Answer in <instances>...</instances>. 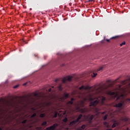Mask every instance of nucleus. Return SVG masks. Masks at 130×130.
Here are the masks:
<instances>
[{
    "mask_svg": "<svg viewBox=\"0 0 130 130\" xmlns=\"http://www.w3.org/2000/svg\"><path fill=\"white\" fill-rule=\"evenodd\" d=\"M30 97H32V95H30Z\"/></svg>",
    "mask_w": 130,
    "mask_h": 130,
    "instance_id": "obj_46",
    "label": "nucleus"
},
{
    "mask_svg": "<svg viewBox=\"0 0 130 130\" xmlns=\"http://www.w3.org/2000/svg\"><path fill=\"white\" fill-rule=\"evenodd\" d=\"M118 38V36H115V37H113L111 38L110 39H116V38Z\"/></svg>",
    "mask_w": 130,
    "mask_h": 130,
    "instance_id": "obj_24",
    "label": "nucleus"
},
{
    "mask_svg": "<svg viewBox=\"0 0 130 130\" xmlns=\"http://www.w3.org/2000/svg\"><path fill=\"white\" fill-rule=\"evenodd\" d=\"M122 120H123V121H127V118H124L122 119Z\"/></svg>",
    "mask_w": 130,
    "mask_h": 130,
    "instance_id": "obj_25",
    "label": "nucleus"
},
{
    "mask_svg": "<svg viewBox=\"0 0 130 130\" xmlns=\"http://www.w3.org/2000/svg\"><path fill=\"white\" fill-rule=\"evenodd\" d=\"M110 86H112V84H110Z\"/></svg>",
    "mask_w": 130,
    "mask_h": 130,
    "instance_id": "obj_45",
    "label": "nucleus"
},
{
    "mask_svg": "<svg viewBox=\"0 0 130 130\" xmlns=\"http://www.w3.org/2000/svg\"><path fill=\"white\" fill-rule=\"evenodd\" d=\"M93 0H89V2H92Z\"/></svg>",
    "mask_w": 130,
    "mask_h": 130,
    "instance_id": "obj_39",
    "label": "nucleus"
},
{
    "mask_svg": "<svg viewBox=\"0 0 130 130\" xmlns=\"http://www.w3.org/2000/svg\"><path fill=\"white\" fill-rule=\"evenodd\" d=\"M122 45H125V41H124L123 43L120 44V46H122Z\"/></svg>",
    "mask_w": 130,
    "mask_h": 130,
    "instance_id": "obj_22",
    "label": "nucleus"
},
{
    "mask_svg": "<svg viewBox=\"0 0 130 130\" xmlns=\"http://www.w3.org/2000/svg\"><path fill=\"white\" fill-rule=\"evenodd\" d=\"M52 88H54V87L52 86Z\"/></svg>",
    "mask_w": 130,
    "mask_h": 130,
    "instance_id": "obj_47",
    "label": "nucleus"
},
{
    "mask_svg": "<svg viewBox=\"0 0 130 130\" xmlns=\"http://www.w3.org/2000/svg\"><path fill=\"white\" fill-rule=\"evenodd\" d=\"M45 105L46 107H49L50 106V102H46L45 103Z\"/></svg>",
    "mask_w": 130,
    "mask_h": 130,
    "instance_id": "obj_14",
    "label": "nucleus"
},
{
    "mask_svg": "<svg viewBox=\"0 0 130 130\" xmlns=\"http://www.w3.org/2000/svg\"><path fill=\"white\" fill-rule=\"evenodd\" d=\"M106 41H107V42H110V40H109V39H106Z\"/></svg>",
    "mask_w": 130,
    "mask_h": 130,
    "instance_id": "obj_34",
    "label": "nucleus"
},
{
    "mask_svg": "<svg viewBox=\"0 0 130 130\" xmlns=\"http://www.w3.org/2000/svg\"><path fill=\"white\" fill-rule=\"evenodd\" d=\"M27 122V120H24L22 121V124H24V123H26Z\"/></svg>",
    "mask_w": 130,
    "mask_h": 130,
    "instance_id": "obj_26",
    "label": "nucleus"
},
{
    "mask_svg": "<svg viewBox=\"0 0 130 130\" xmlns=\"http://www.w3.org/2000/svg\"><path fill=\"white\" fill-rule=\"evenodd\" d=\"M86 128V125L83 124L82 126L77 128V130H84Z\"/></svg>",
    "mask_w": 130,
    "mask_h": 130,
    "instance_id": "obj_8",
    "label": "nucleus"
},
{
    "mask_svg": "<svg viewBox=\"0 0 130 130\" xmlns=\"http://www.w3.org/2000/svg\"><path fill=\"white\" fill-rule=\"evenodd\" d=\"M105 113V112H103V114H104Z\"/></svg>",
    "mask_w": 130,
    "mask_h": 130,
    "instance_id": "obj_43",
    "label": "nucleus"
},
{
    "mask_svg": "<svg viewBox=\"0 0 130 130\" xmlns=\"http://www.w3.org/2000/svg\"><path fill=\"white\" fill-rule=\"evenodd\" d=\"M109 130H112L111 129H110Z\"/></svg>",
    "mask_w": 130,
    "mask_h": 130,
    "instance_id": "obj_49",
    "label": "nucleus"
},
{
    "mask_svg": "<svg viewBox=\"0 0 130 130\" xmlns=\"http://www.w3.org/2000/svg\"><path fill=\"white\" fill-rule=\"evenodd\" d=\"M72 79H73V77L69 76L67 77H64L62 79V82L63 83V84L67 83V81H69V82H71L72 81Z\"/></svg>",
    "mask_w": 130,
    "mask_h": 130,
    "instance_id": "obj_4",
    "label": "nucleus"
},
{
    "mask_svg": "<svg viewBox=\"0 0 130 130\" xmlns=\"http://www.w3.org/2000/svg\"><path fill=\"white\" fill-rule=\"evenodd\" d=\"M36 116V113H35L31 115V117H35Z\"/></svg>",
    "mask_w": 130,
    "mask_h": 130,
    "instance_id": "obj_28",
    "label": "nucleus"
},
{
    "mask_svg": "<svg viewBox=\"0 0 130 130\" xmlns=\"http://www.w3.org/2000/svg\"><path fill=\"white\" fill-rule=\"evenodd\" d=\"M121 97H123V94H121Z\"/></svg>",
    "mask_w": 130,
    "mask_h": 130,
    "instance_id": "obj_41",
    "label": "nucleus"
},
{
    "mask_svg": "<svg viewBox=\"0 0 130 130\" xmlns=\"http://www.w3.org/2000/svg\"><path fill=\"white\" fill-rule=\"evenodd\" d=\"M122 105H123V103H119L118 104H116L115 107L120 108V107H122Z\"/></svg>",
    "mask_w": 130,
    "mask_h": 130,
    "instance_id": "obj_9",
    "label": "nucleus"
},
{
    "mask_svg": "<svg viewBox=\"0 0 130 130\" xmlns=\"http://www.w3.org/2000/svg\"><path fill=\"white\" fill-rule=\"evenodd\" d=\"M48 91H49V92H51V88H49V89H48Z\"/></svg>",
    "mask_w": 130,
    "mask_h": 130,
    "instance_id": "obj_35",
    "label": "nucleus"
},
{
    "mask_svg": "<svg viewBox=\"0 0 130 130\" xmlns=\"http://www.w3.org/2000/svg\"><path fill=\"white\" fill-rule=\"evenodd\" d=\"M26 85H27V83L23 84V86H26Z\"/></svg>",
    "mask_w": 130,
    "mask_h": 130,
    "instance_id": "obj_37",
    "label": "nucleus"
},
{
    "mask_svg": "<svg viewBox=\"0 0 130 130\" xmlns=\"http://www.w3.org/2000/svg\"><path fill=\"white\" fill-rule=\"evenodd\" d=\"M58 81H59V80L58 79H57L55 80V82H56V83H57Z\"/></svg>",
    "mask_w": 130,
    "mask_h": 130,
    "instance_id": "obj_33",
    "label": "nucleus"
},
{
    "mask_svg": "<svg viewBox=\"0 0 130 130\" xmlns=\"http://www.w3.org/2000/svg\"><path fill=\"white\" fill-rule=\"evenodd\" d=\"M82 117H83V115L80 114L76 120H73L70 122V125H74V124H76V123H77L79 121L80 119H81V118H82Z\"/></svg>",
    "mask_w": 130,
    "mask_h": 130,
    "instance_id": "obj_3",
    "label": "nucleus"
},
{
    "mask_svg": "<svg viewBox=\"0 0 130 130\" xmlns=\"http://www.w3.org/2000/svg\"><path fill=\"white\" fill-rule=\"evenodd\" d=\"M104 69V66L101 67L100 69H97L96 72L98 73V72H102V70Z\"/></svg>",
    "mask_w": 130,
    "mask_h": 130,
    "instance_id": "obj_11",
    "label": "nucleus"
},
{
    "mask_svg": "<svg viewBox=\"0 0 130 130\" xmlns=\"http://www.w3.org/2000/svg\"><path fill=\"white\" fill-rule=\"evenodd\" d=\"M117 124V123L116 122H114L112 125V128H114V127H115V126H116V125Z\"/></svg>",
    "mask_w": 130,
    "mask_h": 130,
    "instance_id": "obj_15",
    "label": "nucleus"
},
{
    "mask_svg": "<svg viewBox=\"0 0 130 130\" xmlns=\"http://www.w3.org/2000/svg\"><path fill=\"white\" fill-rule=\"evenodd\" d=\"M40 117H45V113H43V114H41L40 115Z\"/></svg>",
    "mask_w": 130,
    "mask_h": 130,
    "instance_id": "obj_20",
    "label": "nucleus"
},
{
    "mask_svg": "<svg viewBox=\"0 0 130 130\" xmlns=\"http://www.w3.org/2000/svg\"><path fill=\"white\" fill-rule=\"evenodd\" d=\"M47 122L44 121V122H43L42 123L41 125H42V126H44V125H47Z\"/></svg>",
    "mask_w": 130,
    "mask_h": 130,
    "instance_id": "obj_16",
    "label": "nucleus"
},
{
    "mask_svg": "<svg viewBox=\"0 0 130 130\" xmlns=\"http://www.w3.org/2000/svg\"><path fill=\"white\" fill-rule=\"evenodd\" d=\"M119 88H120V85H119Z\"/></svg>",
    "mask_w": 130,
    "mask_h": 130,
    "instance_id": "obj_48",
    "label": "nucleus"
},
{
    "mask_svg": "<svg viewBox=\"0 0 130 130\" xmlns=\"http://www.w3.org/2000/svg\"><path fill=\"white\" fill-rule=\"evenodd\" d=\"M96 76H97V73H93V75H92V78H95V77H96Z\"/></svg>",
    "mask_w": 130,
    "mask_h": 130,
    "instance_id": "obj_23",
    "label": "nucleus"
},
{
    "mask_svg": "<svg viewBox=\"0 0 130 130\" xmlns=\"http://www.w3.org/2000/svg\"><path fill=\"white\" fill-rule=\"evenodd\" d=\"M64 97L65 98H69V94L68 93H64Z\"/></svg>",
    "mask_w": 130,
    "mask_h": 130,
    "instance_id": "obj_18",
    "label": "nucleus"
},
{
    "mask_svg": "<svg viewBox=\"0 0 130 130\" xmlns=\"http://www.w3.org/2000/svg\"><path fill=\"white\" fill-rule=\"evenodd\" d=\"M95 116L94 115H91L90 117L88 118V122L89 123H92V120L94 119Z\"/></svg>",
    "mask_w": 130,
    "mask_h": 130,
    "instance_id": "obj_7",
    "label": "nucleus"
},
{
    "mask_svg": "<svg viewBox=\"0 0 130 130\" xmlns=\"http://www.w3.org/2000/svg\"><path fill=\"white\" fill-rule=\"evenodd\" d=\"M74 101H75V99L72 98L71 101L66 104L67 107H71L74 104Z\"/></svg>",
    "mask_w": 130,
    "mask_h": 130,
    "instance_id": "obj_6",
    "label": "nucleus"
},
{
    "mask_svg": "<svg viewBox=\"0 0 130 130\" xmlns=\"http://www.w3.org/2000/svg\"><path fill=\"white\" fill-rule=\"evenodd\" d=\"M120 99V96H118L116 99V100H119Z\"/></svg>",
    "mask_w": 130,
    "mask_h": 130,
    "instance_id": "obj_32",
    "label": "nucleus"
},
{
    "mask_svg": "<svg viewBox=\"0 0 130 130\" xmlns=\"http://www.w3.org/2000/svg\"><path fill=\"white\" fill-rule=\"evenodd\" d=\"M117 80L118 79H116V80H114V81H113V84H115V83H117Z\"/></svg>",
    "mask_w": 130,
    "mask_h": 130,
    "instance_id": "obj_31",
    "label": "nucleus"
},
{
    "mask_svg": "<svg viewBox=\"0 0 130 130\" xmlns=\"http://www.w3.org/2000/svg\"><path fill=\"white\" fill-rule=\"evenodd\" d=\"M62 120L63 122H68V118L66 117L63 119Z\"/></svg>",
    "mask_w": 130,
    "mask_h": 130,
    "instance_id": "obj_17",
    "label": "nucleus"
},
{
    "mask_svg": "<svg viewBox=\"0 0 130 130\" xmlns=\"http://www.w3.org/2000/svg\"><path fill=\"white\" fill-rule=\"evenodd\" d=\"M92 87H90L89 86H85L84 85H82L80 87H79V90H88V91H94V90H96V88L94 87L92 90Z\"/></svg>",
    "mask_w": 130,
    "mask_h": 130,
    "instance_id": "obj_2",
    "label": "nucleus"
},
{
    "mask_svg": "<svg viewBox=\"0 0 130 130\" xmlns=\"http://www.w3.org/2000/svg\"><path fill=\"white\" fill-rule=\"evenodd\" d=\"M88 111V109H87V108H83L81 109V112L82 113H86V112H87Z\"/></svg>",
    "mask_w": 130,
    "mask_h": 130,
    "instance_id": "obj_10",
    "label": "nucleus"
},
{
    "mask_svg": "<svg viewBox=\"0 0 130 130\" xmlns=\"http://www.w3.org/2000/svg\"><path fill=\"white\" fill-rule=\"evenodd\" d=\"M128 101H130V99H128Z\"/></svg>",
    "mask_w": 130,
    "mask_h": 130,
    "instance_id": "obj_44",
    "label": "nucleus"
},
{
    "mask_svg": "<svg viewBox=\"0 0 130 130\" xmlns=\"http://www.w3.org/2000/svg\"><path fill=\"white\" fill-rule=\"evenodd\" d=\"M108 116V115L106 114L104 117V120H106V119H107Z\"/></svg>",
    "mask_w": 130,
    "mask_h": 130,
    "instance_id": "obj_19",
    "label": "nucleus"
},
{
    "mask_svg": "<svg viewBox=\"0 0 130 130\" xmlns=\"http://www.w3.org/2000/svg\"><path fill=\"white\" fill-rule=\"evenodd\" d=\"M54 117H57V112H55L54 115Z\"/></svg>",
    "mask_w": 130,
    "mask_h": 130,
    "instance_id": "obj_27",
    "label": "nucleus"
},
{
    "mask_svg": "<svg viewBox=\"0 0 130 130\" xmlns=\"http://www.w3.org/2000/svg\"><path fill=\"white\" fill-rule=\"evenodd\" d=\"M58 90H59V91H62V84H60L58 86Z\"/></svg>",
    "mask_w": 130,
    "mask_h": 130,
    "instance_id": "obj_12",
    "label": "nucleus"
},
{
    "mask_svg": "<svg viewBox=\"0 0 130 130\" xmlns=\"http://www.w3.org/2000/svg\"><path fill=\"white\" fill-rule=\"evenodd\" d=\"M19 87V85H16L13 87L14 89H16V88H18Z\"/></svg>",
    "mask_w": 130,
    "mask_h": 130,
    "instance_id": "obj_29",
    "label": "nucleus"
},
{
    "mask_svg": "<svg viewBox=\"0 0 130 130\" xmlns=\"http://www.w3.org/2000/svg\"><path fill=\"white\" fill-rule=\"evenodd\" d=\"M127 82V81L126 80H124L122 82V85H125V84H126Z\"/></svg>",
    "mask_w": 130,
    "mask_h": 130,
    "instance_id": "obj_21",
    "label": "nucleus"
},
{
    "mask_svg": "<svg viewBox=\"0 0 130 130\" xmlns=\"http://www.w3.org/2000/svg\"><path fill=\"white\" fill-rule=\"evenodd\" d=\"M32 95H33L34 97H35V98H37L39 97V95H38V93H37V92H35V93H32Z\"/></svg>",
    "mask_w": 130,
    "mask_h": 130,
    "instance_id": "obj_13",
    "label": "nucleus"
},
{
    "mask_svg": "<svg viewBox=\"0 0 130 130\" xmlns=\"http://www.w3.org/2000/svg\"><path fill=\"white\" fill-rule=\"evenodd\" d=\"M107 82H108V83H111V82L110 80H108V81H107Z\"/></svg>",
    "mask_w": 130,
    "mask_h": 130,
    "instance_id": "obj_36",
    "label": "nucleus"
},
{
    "mask_svg": "<svg viewBox=\"0 0 130 130\" xmlns=\"http://www.w3.org/2000/svg\"><path fill=\"white\" fill-rule=\"evenodd\" d=\"M36 129H37V130H41V127H37L36 128Z\"/></svg>",
    "mask_w": 130,
    "mask_h": 130,
    "instance_id": "obj_30",
    "label": "nucleus"
},
{
    "mask_svg": "<svg viewBox=\"0 0 130 130\" xmlns=\"http://www.w3.org/2000/svg\"><path fill=\"white\" fill-rule=\"evenodd\" d=\"M104 124H107V122H104Z\"/></svg>",
    "mask_w": 130,
    "mask_h": 130,
    "instance_id": "obj_38",
    "label": "nucleus"
},
{
    "mask_svg": "<svg viewBox=\"0 0 130 130\" xmlns=\"http://www.w3.org/2000/svg\"><path fill=\"white\" fill-rule=\"evenodd\" d=\"M0 130H3V128L0 127Z\"/></svg>",
    "mask_w": 130,
    "mask_h": 130,
    "instance_id": "obj_42",
    "label": "nucleus"
},
{
    "mask_svg": "<svg viewBox=\"0 0 130 130\" xmlns=\"http://www.w3.org/2000/svg\"><path fill=\"white\" fill-rule=\"evenodd\" d=\"M66 130H69V127H66Z\"/></svg>",
    "mask_w": 130,
    "mask_h": 130,
    "instance_id": "obj_40",
    "label": "nucleus"
},
{
    "mask_svg": "<svg viewBox=\"0 0 130 130\" xmlns=\"http://www.w3.org/2000/svg\"><path fill=\"white\" fill-rule=\"evenodd\" d=\"M57 126H58V124L55 123L53 124L52 126L47 127L46 130H55Z\"/></svg>",
    "mask_w": 130,
    "mask_h": 130,
    "instance_id": "obj_5",
    "label": "nucleus"
},
{
    "mask_svg": "<svg viewBox=\"0 0 130 130\" xmlns=\"http://www.w3.org/2000/svg\"><path fill=\"white\" fill-rule=\"evenodd\" d=\"M87 100H89L91 101L89 106L90 111H92V112H96V113L99 111L98 108L96 107V106L99 104V106H102V105H104L105 103L104 102L105 100H106V98L103 96H99L96 98V100L94 101V99L92 98L90 95L89 98L85 97L83 98V101H82V104H85V101H87Z\"/></svg>",
    "mask_w": 130,
    "mask_h": 130,
    "instance_id": "obj_1",
    "label": "nucleus"
}]
</instances>
